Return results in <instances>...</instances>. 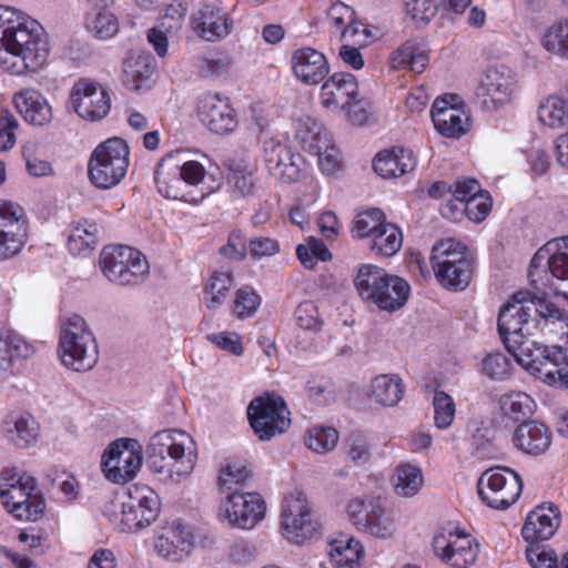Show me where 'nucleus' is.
Here are the masks:
<instances>
[{
  "label": "nucleus",
  "instance_id": "aec40b11",
  "mask_svg": "<svg viewBox=\"0 0 568 568\" xmlns=\"http://www.w3.org/2000/svg\"><path fill=\"white\" fill-rule=\"evenodd\" d=\"M71 103L75 113L89 121H99L108 115L111 109V98L99 83L80 79L71 91Z\"/></svg>",
  "mask_w": 568,
  "mask_h": 568
},
{
  "label": "nucleus",
  "instance_id": "864d4df0",
  "mask_svg": "<svg viewBox=\"0 0 568 568\" xmlns=\"http://www.w3.org/2000/svg\"><path fill=\"white\" fill-rule=\"evenodd\" d=\"M433 407L436 427L448 428L453 424L456 413L453 397L444 390H436L433 397Z\"/></svg>",
  "mask_w": 568,
  "mask_h": 568
},
{
  "label": "nucleus",
  "instance_id": "58836bf2",
  "mask_svg": "<svg viewBox=\"0 0 568 568\" xmlns=\"http://www.w3.org/2000/svg\"><path fill=\"white\" fill-rule=\"evenodd\" d=\"M155 72V63L150 57L138 55L125 60L123 83L134 91L150 88Z\"/></svg>",
  "mask_w": 568,
  "mask_h": 568
},
{
  "label": "nucleus",
  "instance_id": "09e8293b",
  "mask_svg": "<svg viewBox=\"0 0 568 568\" xmlns=\"http://www.w3.org/2000/svg\"><path fill=\"white\" fill-rule=\"evenodd\" d=\"M262 298L250 285H243L235 291L232 313L240 320L252 317L258 310Z\"/></svg>",
  "mask_w": 568,
  "mask_h": 568
},
{
  "label": "nucleus",
  "instance_id": "473e14b6",
  "mask_svg": "<svg viewBox=\"0 0 568 568\" xmlns=\"http://www.w3.org/2000/svg\"><path fill=\"white\" fill-rule=\"evenodd\" d=\"M328 555L336 568H357L364 547L355 537L341 532L329 542Z\"/></svg>",
  "mask_w": 568,
  "mask_h": 568
},
{
  "label": "nucleus",
  "instance_id": "338daca9",
  "mask_svg": "<svg viewBox=\"0 0 568 568\" xmlns=\"http://www.w3.org/2000/svg\"><path fill=\"white\" fill-rule=\"evenodd\" d=\"M227 181L241 196L253 195L255 192L256 179L252 171L246 169L232 170Z\"/></svg>",
  "mask_w": 568,
  "mask_h": 568
},
{
  "label": "nucleus",
  "instance_id": "b1692460",
  "mask_svg": "<svg viewBox=\"0 0 568 568\" xmlns=\"http://www.w3.org/2000/svg\"><path fill=\"white\" fill-rule=\"evenodd\" d=\"M194 545V535L191 529L180 520H174L155 539L154 549L165 560L180 562L191 555Z\"/></svg>",
  "mask_w": 568,
  "mask_h": 568
},
{
  "label": "nucleus",
  "instance_id": "2eb2a0df",
  "mask_svg": "<svg viewBox=\"0 0 568 568\" xmlns=\"http://www.w3.org/2000/svg\"><path fill=\"white\" fill-rule=\"evenodd\" d=\"M266 503L257 493L233 491L221 503L219 519L241 529L254 528L265 516Z\"/></svg>",
  "mask_w": 568,
  "mask_h": 568
},
{
  "label": "nucleus",
  "instance_id": "bf43d9fd",
  "mask_svg": "<svg viewBox=\"0 0 568 568\" xmlns=\"http://www.w3.org/2000/svg\"><path fill=\"white\" fill-rule=\"evenodd\" d=\"M14 436L11 440L16 446L26 448L30 446L38 437V426L31 416H20L14 422Z\"/></svg>",
  "mask_w": 568,
  "mask_h": 568
},
{
  "label": "nucleus",
  "instance_id": "5701e85b",
  "mask_svg": "<svg viewBox=\"0 0 568 568\" xmlns=\"http://www.w3.org/2000/svg\"><path fill=\"white\" fill-rule=\"evenodd\" d=\"M265 165L275 179L292 183L300 180L302 175V156L294 153L286 144L268 140L264 142Z\"/></svg>",
  "mask_w": 568,
  "mask_h": 568
},
{
  "label": "nucleus",
  "instance_id": "a211bd4d",
  "mask_svg": "<svg viewBox=\"0 0 568 568\" xmlns=\"http://www.w3.org/2000/svg\"><path fill=\"white\" fill-rule=\"evenodd\" d=\"M457 94H445L435 99L430 115L436 131L449 139H459L468 132L469 115Z\"/></svg>",
  "mask_w": 568,
  "mask_h": 568
},
{
  "label": "nucleus",
  "instance_id": "cd10ccee",
  "mask_svg": "<svg viewBox=\"0 0 568 568\" xmlns=\"http://www.w3.org/2000/svg\"><path fill=\"white\" fill-rule=\"evenodd\" d=\"M14 22H7L0 37V42L11 54H16L31 41L45 36L41 24L30 17L16 11Z\"/></svg>",
  "mask_w": 568,
  "mask_h": 568
},
{
  "label": "nucleus",
  "instance_id": "37998d69",
  "mask_svg": "<svg viewBox=\"0 0 568 568\" xmlns=\"http://www.w3.org/2000/svg\"><path fill=\"white\" fill-rule=\"evenodd\" d=\"M49 53L50 47L48 38L47 36H42L23 47L21 51L17 52L14 55L22 59L26 70L36 72L47 64Z\"/></svg>",
  "mask_w": 568,
  "mask_h": 568
},
{
  "label": "nucleus",
  "instance_id": "4c0bfd02",
  "mask_svg": "<svg viewBox=\"0 0 568 568\" xmlns=\"http://www.w3.org/2000/svg\"><path fill=\"white\" fill-rule=\"evenodd\" d=\"M405 392L403 379L397 374H381L371 382V396L385 407L397 405Z\"/></svg>",
  "mask_w": 568,
  "mask_h": 568
},
{
  "label": "nucleus",
  "instance_id": "1a4fd4ad",
  "mask_svg": "<svg viewBox=\"0 0 568 568\" xmlns=\"http://www.w3.org/2000/svg\"><path fill=\"white\" fill-rule=\"evenodd\" d=\"M481 501L494 509H507L515 504L523 491L521 477L509 468H489L477 481Z\"/></svg>",
  "mask_w": 568,
  "mask_h": 568
},
{
  "label": "nucleus",
  "instance_id": "bb28decb",
  "mask_svg": "<svg viewBox=\"0 0 568 568\" xmlns=\"http://www.w3.org/2000/svg\"><path fill=\"white\" fill-rule=\"evenodd\" d=\"M293 74L304 84H320L329 73L326 57L312 47L295 50L291 58Z\"/></svg>",
  "mask_w": 568,
  "mask_h": 568
},
{
  "label": "nucleus",
  "instance_id": "ea45409f",
  "mask_svg": "<svg viewBox=\"0 0 568 568\" xmlns=\"http://www.w3.org/2000/svg\"><path fill=\"white\" fill-rule=\"evenodd\" d=\"M499 407L506 417L523 423L534 414L536 403L527 393L511 390L500 396Z\"/></svg>",
  "mask_w": 568,
  "mask_h": 568
},
{
  "label": "nucleus",
  "instance_id": "69168bd1",
  "mask_svg": "<svg viewBox=\"0 0 568 568\" xmlns=\"http://www.w3.org/2000/svg\"><path fill=\"white\" fill-rule=\"evenodd\" d=\"M558 251L548 258V267L554 277L568 278V236L558 240Z\"/></svg>",
  "mask_w": 568,
  "mask_h": 568
},
{
  "label": "nucleus",
  "instance_id": "dca6fc26",
  "mask_svg": "<svg viewBox=\"0 0 568 568\" xmlns=\"http://www.w3.org/2000/svg\"><path fill=\"white\" fill-rule=\"evenodd\" d=\"M349 521L356 529L377 538H388L395 531L394 519L379 500L355 497L346 507Z\"/></svg>",
  "mask_w": 568,
  "mask_h": 568
},
{
  "label": "nucleus",
  "instance_id": "5fc2aeb1",
  "mask_svg": "<svg viewBox=\"0 0 568 568\" xmlns=\"http://www.w3.org/2000/svg\"><path fill=\"white\" fill-rule=\"evenodd\" d=\"M294 317L298 327L305 331L317 333L322 329L323 321L317 306L312 301L301 302L295 308Z\"/></svg>",
  "mask_w": 568,
  "mask_h": 568
},
{
  "label": "nucleus",
  "instance_id": "de8ad7c7",
  "mask_svg": "<svg viewBox=\"0 0 568 568\" xmlns=\"http://www.w3.org/2000/svg\"><path fill=\"white\" fill-rule=\"evenodd\" d=\"M541 44L548 52L568 60V19L551 24L546 30Z\"/></svg>",
  "mask_w": 568,
  "mask_h": 568
},
{
  "label": "nucleus",
  "instance_id": "393cba45",
  "mask_svg": "<svg viewBox=\"0 0 568 568\" xmlns=\"http://www.w3.org/2000/svg\"><path fill=\"white\" fill-rule=\"evenodd\" d=\"M561 521L559 508L554 504H542L528 513L521 529L523 538L528 545H542L557 531Z\"/></svg>",
  "mask_w": 568,
  "mask_h": 568
},
{
  "label": "nucleus",
  "instance_id": "4468645a",
  "mask_svg": "<svg viewBox=\"0 0 568 568\" xmlns=\"http://www.w3.org/2000/svg\"><path fill=\"white\" fill-rule=\"evenodd\" d=\"M518 90L516 73L506 65L488 68L479 79L476 98L486 110H497L509 103Z\"/></svg>",
  "mask_w": 568,
  "mask_h": 568
},
{
  "label": "nucleus",
  "instance_id": "680f3d73",
  "mask_svg": "<svg viewBox=\"0 0 568 568\" xmlns=\"http://www.w3.org/2000/svg\"><path fill=\"white\" fill-rule=\"evenodd\" d=\"M439 0H405L406 12L416 23H428L438 11Z\"/></svg>",
  "mask_w": 568,
  "mask_h": 568
},
{
  "label": "nucleus",
  "instance_id": "a19ab883",
  "mask_svg": "<svg viewBox=\"0 0 568 568\" xmlns=\"http://www.w3.org/2000/svg\"><path fill=\"white\" fill-rule=\"evenodd\" d=\"M403 234L398 226L386 222L372 237L369 248L376 255L389 257L402 247Z\"/></svg>",
  "mask_w": 568,
  "mask_h": 568
},
{
  "label": "nucleus",
  "instance_id": "f03ea898",
  "mask_svg": "<svg viewBox=\"0 0 568 568\" xmlns=\"http://www.w3.org/2000/svg\"><path fill=\"white\" fill-rule=\"evenodd\" d=\"M59 352L63 365L75 372H87L98 362V344L85 321L69 316L60 332Z\"/></svg>",
  "mask_w": 568,
  "mask_h": 568
},
{
  "label": "nucleus",
  "instance_id": "2f4dec72",
  "mask_svg": "<svg viewBox=\"0 0 568 568\" xmlns=\"http://www.w3.org/2000/svg\"><path fill=\"white\" fill-rule=\"evenodd\" d=\"M416 166L413 151L394 146L379 151L373 160L374 171L384 179L399 178Z\"/></svg>",
  "mask_w": 568,
  "mask_h": 568
},
{
  "label": "nucleus",
  "instance_id": "e433bc0d",
  "mask_svg": "<svg viewBox=\"0 0 568 568\" xmlns=\"http://www.w3.org/2000/svg\"><path fill=\"white\" fill-rule=\"evenodd\" d=\"M234 285V275L230 268L213 271L203 283V301L209 310L223 304Z\"/></svg>",
  "mask_w": 568,
  "mask_h": 568
},
{
  "label": "nucleus",
  "instance_id": "412c9836",
  "mask_svg": "<svg viewBox=\"0 0 568 568\" xmlns=\"http://www.w3.org/2000/svg\"><path fill=\"white\" fill-rule=\"evenodd\" d=\"M326 19L332 32L337 33L343 42L371 43L372 31L356 19L354 9L344 2L333 3L327 10Z\"/></svg>",
  "mask_w": 568,
  "mask_h": 568
},
{
  "label": "nucleus",
  "instance_id": "c9c22d12",
  "mask_svg": "<svg viewBox=\"0 0 568 568\" xmlns=\"http://www.w3.org/2000/svg\"><path fill=\"white\" fill-rule=\"evenodd\" d=\"M251 477L252 469L246 460L229 458L219 471V490L226 496L233 491H242Z\"/></svg>",
  "mask_w": 568,
  "mask_h": 568
},
{
  "label": "nucleus",
  "instance_id": "6e6552de",
  "mask_svg": "<svg viewBox=\"0 0 568 568\" xmlns=\"http://www.w3.org/2000/svg\"><path fill=\"white\" fill-rule=\"evenodd\" d=\"M181 440H176L170 434H160L151 444L152 454L148 462L158 473L169 469L179 476H185L194 469L197 456L191 449L193 440L184 433H180Z\"/></svg>",
  "mask_w": 568,
  "mask_h": 568
},
{
  "label": "nucleus",
  "instance_id": "7ed1b4c3",
  "mask_svg": "<svg viewBox=\"0 0 568 568\" xmlns=\"http://www.w3.org/2000/svg\"><path fill=\"white\" fill-rule=\"evenodd\" d=\"M130 150L121 138H111L99 144L88 163L91 183L102 190L118 185L129 168Z\"/></svg>",
  "mask_w": 568,
  "mask_h": 568
},
{
  "label": "nucleus",
  "instance_id": "6e6d98bb",
  "mask_svg": "<svg viewBox=\"0 0 568 568\" xmlns=\"http://www.w3.org/2000/svg\"><path fill=\"white\" fill-rule=\"evenodd\" d=\"M97 232L98 229L95 223H89L88 221L78 223L69 236L70 250H77L80 253L82 250L93 247L97 242Z\"/></svg>",
  "mask_w": 568,
  "mask_h": 568
},
{
  "label": "nucleus",
  "instance_id": "9b49d317",
  "mask_svg": "<svg viewBox=\"0 0 568 568\" xmlns=\"http://www.w3.org/2000/svg\"><path fill=\"white\" fill-rule=\"evenodd\" d=\"M281 518L283 536L291 542L302 545L321 534L320 523L313 518L303 491H294L285 497Z\"/></svg>",
  "mask_w": 568,
  "mask_h": 568
},
{
  "label": "nucleus",
  "instance_id": "0eeeda50",
  "mask_svg": "<svg viewBox=\"0 0 568 568\" xmlns=\"http://www.w3.org/2000/svg\"><path fill=\"white\" fill-rule=\"evenodd\" d=\"M102 273L118 285H138L149 274V263L142 253L126 245L106 246L100 255Z\"/></svg>",
  "mask_w": 568,
  "mask_h": 568
},
{
  "label": "nucleus",
  "instance_id": "49530a36",
  "mask_svg": "<svg viewBox=\"0 0 568 568\" xmlns=\"http://www.w3.org/2000/svg\"><path fill=\"white\" fill-rule=\"evenodd\" d=\"M385 223L386 217L381 209H368L355 216L352 233L358 239H371Z\"/></svg>",
  "mask_w": 568,
  "mask_h": 568
},
{
  "label": "nucleus",
  "instance_id": "72a5a7b5",
  "mask_svg": "<svg viewBox=\"0 0 568 568\" xmlns=\"http://www.w3.org/2000/svg\"><path fill=\"white\" fill-rule=\"evenodd\" d=\"M294 136L302 150L312 155L318 153L321 146H325L332 139L324 125L311 116L297 120Z\"/></svg>",
  "mask_w": 568,
  "mask_h": 568
},
{
  "label": "nucleus",
  "instance_id": "4d7b16f0",
  "mask_svg": "<svg viewBox=\"0 0 568 568\" xmlns=\"http://www.w3.org/2000/svg\"><path fill=\"white\" fill-rule=\"evenodd\" d=\"M493 200L487 191H483L464 203V215L475 223H480L489 215Z\"/></svg>",
  "mask_w": 568,
  "mask_h": 568
},
{
  "label": "nucleus",
  "instance_id": "79ce46f5",
  "mask_svg": "<svg viewBox=\"0 0 568 568\" xmlns=\"http://www.w3.org/2000/svg\"><path fill=\"white\" fill-rule=\"evenodd\" d=\"M424 477L420 468L410 464H399L396 467L394 490L403 497H413L422 488Z\"/></svg>",
  "mask_w": 568,
  "mask_h": 568
},
{
  "label": "nucleus",
  "instance_id": "8fccbe9b",
  "mask_svg": "<svg viewBox=\"0 0 568 568\" xmlns=\"http://www.w3.org/2000/svg\"><path fill=\"white\" fill-rule=\"evenodd\" d=\"M339 434L331 426H317L311 428L305 435V445L313 452L325 454L335 448Z\"/></svg>",
  "mask_w": 568,
  "mask_h": 568
},
{
  "label": "nucleus",
  "instance_id": "c85d7f7f",
  "mask_svg": "<svg viewBox=\"0 0 568 568\" xmlns=\"http://www.w3.org/2000/svg\"><path fill=\"white\" fill-rule=\"evenodd\" d=\"M552 442V433L550 428L538 420H527L520 423L513 435L514 446L531 456L545 454Z\"/></svg>",
  "mask_w": 568,
  "mask_h": 568
},
{
  "label": "nucleus",
  "instance_id": "c03bdc74",
  "mask_svg": "<svg viewBox=\"0 0 568 568\" xmlns=\"http://www.w3.org/2000/svg\"><path fill=\"white\" fill-rule=\"evenodd\" d=\"M85 26L101 39L113 37L119 31V22L106 8H93L87 13Z\"/></svg>",
  "mask_w": 568,
  "mask_h": 568
},
{
  "label": "nucleus",
  "instance_id": "a18cd8bd",
  "mask_svg": "<svg viewBox=\"0 0 568 568\" xmlns=\"http://www.w3.org/2000/svg\"><path fill=\"white\" fill-rule=\"evenodd\" d=\"M539 120L549 128H560L568 123V100L548 97L538 110Z\"/></svg>",
  "mask_w": 568,
  "mask_h": 568
},
{
  "label": "nucleus",
  "instance_id": "39448f33",
  "mask_svg": "<svg viewBox=\"0 0 568 568\" xmlns=\"http://www.w3.org/2000/svg\"><path fill=\"white\" fill-rule=\"evenodd\" d=\"M37 480L32 476L4 470L0 477V499L17 519L37 520L44 510V500L36 495Z\"/></svg>",
  "mask_w": 568,
  "mask_h": 568
},
{
  "label": "nucleus",
  "instance_id": "9d476101",
  "mask_svg": "<svg viewBox=\"0 0 568 568\" xmlns=\"http://www.w3.org/2000/svg\"><path fill=\"white\" fill-rule=\"evenodd\" d=\"M28 214L18 202L0 199V262L18 256L29 240Z\"/></svg>",
  "mask_w": 568,
  "mask_h": 568
},
{
  "label": "nucleus",
  "instance_id": "f8f14e48",
  "mask_svg": "<svg viewBox=\"0 0 568 568\" xmlns=\"http://www.w3.org/2000/svg\"><path fill=\"white\" fill-rule=\"evenodd\" d=\"M161 501L155 490L143 484L130 485L126 500L122 503L121 529L135 532L150 526L159 517Z\"/></svg>",
  "mask_w": 568,
  "mask_h": 568
},
{
  "label": "nucleus",
  "instance_id": "f3484780",
  "mask_svg": "<svg viewBox=\"0 0 568 568\" xmlns=\"http://www.w3.org/2000/svg\"><path fill=\"white\" fill-rule=\"evenodd\" d=\"M196 115L199 121L212 133L227 135L239 126L237 112L230 98L207 92L196 101Z\"/></svg>",
  "mask_w": 568,
  "mask_h": 568
},
{
  "label": "nucleus",
  "instance_id": "4be33fe9",
  "mask_svg": "<svg viewBox=\"0 0 568 568\" xmlns=\"http://www.w3.org/2000/svg\"><path fill=\"white\" fill-rule=\"evenodd\" d=\"M358 83L349 72H335L323 84L320 92L321 103L326 109L349 112L357 103Z\"/></svg>",
  "mask_w": 568,
  "mask_h": 568
},
{
  "label": "nucleus",
  "instance_id": "c756f323",
  "mask_svg": "<svg viewBox=\"0 0 568 568\" xmlns=\"http://www.w3.org/2000/svg\"><path fill=\"white\" fill-rule=\"evenodd\" d=\"M194 31L206 41L225 38L232 23L224 10L215 4L204 3L194 13L192 20Z\"/></svg>",
  "mask_w": 568,
  "mask_h": 568
},
{
  "label": "nucleus",
  "instance_id": "f257e3e1",
  "mask_svg": "<svg viewBox=\"0 0 568 568\" xmlns=\"http://www.w3.org/2000/svg\"><path fill=\"white\" fill-rule=\"evenodd\" d=\"M354 285L364 302L388 312L400 308L407 302L410 291L405 280L374 264L359 265Z\"/></svg>",
  "mask_w": 568,
  "mask_h": 568
},
{
  "label": "nucleus",
  "instance_id": "13d9d810",
  "mask_svg": "<svg viewBox=\"0 0 568 568\" xmlns=\"http://www.w3.org/2000/svg\"><path fill=\"white\" fill-rule=\"evenodd\" d=\"M526 557L531 568H560L556 551L546 545H528Z\"/></svg>",
  "mask_w": 568,
  "mask_h": 568
},
{
  "label": "nucleus",
  "instance_id": "6ab92c4d",
  "mask_svg": "<svg viewBox=\"0 0 568 568\" xmlns=\"http://www.w3.org/2000/svg\"><path fill=\"white\" fill-rule=\"evenodd\" d=\"M129 439L112 443L102 456V471L113 484H125L133 479L142 465L140 452L129 447Z\"/></svg>",
  "mask_w": 568,
  "mask_h": 568
},
{
  "label": "nucleus",
  "instance_id": "423d86ee",
  "mask_svg": "<svg viewBox=\"0 0 568 568\" xmlns=\"http://www.w3.org/2000/svg\"><path fill=\"white\" fill-rule=\"evenodd\" d=\"M246 415L254 435L262 442L271 440L291 426L287 404L274 392H265L253 398L247 406Z\"/></svg>",
  "mask_w": 568,
  "mask_h": 568
},
{
  "label": "nucleus",
  "instance_id": "e2e57ef3",
  "mask_svg": "<svg viewBox=\"0 0 568 568\" xmlns=\"http://www.w3.org/2000/svg\"><path fill=\"white\" fill-rule=\"evenodd\" d=\"M313 155L317 156L320 170L326 175L335 173L341 168V152L335 145L333 138L325 143V146H321L318 153H314Z\"/></svg>",
  "mask_w": 568,
  "mask_h": 568
},
{
  "label": "nucleus",
  "instance_id": "f704fd0d",
  "mask_svg": "<svg viewBox=\"0 0 568 568\" xmlns=\"http://www.w3.org/2000/svg\"><path fill=\"white\" fill-rule=\"evenodd\" d=\"M34 347L16 333L0 334V371L13 373L17 363L31 357Z\"/></svg>",
  "mask_w": 568,
  "mask_h": 568
},
{
  "label": "nucleus",
  "instance_id": "20e7f679",
  "mask_svg": "<svg viewBox=\"0 0 568 568\" xmlns=\"http://www.w3.org/2000/svg\"><path fill=\"white\" fill-rule=\"evenodd\" d=\"M430 264L438 283L450 291H464L471 280L473 268L466 247L453 239L434 246Z\"/></svg>",
  "mask_w": 568,
  "mask_h": 568
},
{
  "label": "nucleus",
  "instance_id": "a878e982",
  "mask_svg": "<svg viewBox=\"0 0 568 568\" xmlns=\"http://www.w3.org/2000/svg\"><path fill=\"white\" fill-rule=\"evenodd\" d=\"M172 160L173 158L170 155L162 159L158 164L154 180L159 193L166 199L179 200L192 205L200 204L205 194L203 192L184 191L185 184L179 173V165H169Z\"/></svg>",
  "mask_w": 568,
  "mask_h": 568
},
{
  "label": "nucleus",
  "instance_id": "7c9ffc66",
  "mask_svg": "<svg viewBox=\"0 0 568 568\" xmlns=\"http://www.w3.org/2000/svg\"><path fill=\"white\" fill-rule=\"evenodd\" d=\"M13 104L26 122L45 125L52 120V108L45 97L32 88L21 89L13 94Z\"/></svg>",
  "mask_w": 568,
  "mask_h": 568
},
{
  "label": "nucleus",
  "instance_id": "774afa93",
  "mask_svg": "<svg viewBox=\"0 0 568 568\" xmlns=\"http://www.w3.org/2000/svg\"><path fill=\"white\" fill-rule=\"evenodd\" d=\"M19 128L17 118L8 110L0 113V151H8L16 144V132Z\"/></svg>",
  "mask_w": 568,
  "mask_h": 568
},
{
  "label": "nucleus",
  "instance_id": "0e129e2a",
  "mask_svg": "<svg viewBox=\"0 0 568 568\" xmlns=\"http://www.w3.org/2000/svg\"><path fill=\"white\" fill-rule=\"evenodd\" d=\"M233 64L232 58L225 52H216L201 59L200 72L204 77H217L229 72Z\"/></svg>",
  "mask_w": 568,
  "mask_h": 568
},
{
  "label": "nucleus",
  "instance_id": "3c124183",
  "mask_svg": "<svg viewBox=\"0 0 568 568\" xmlns=\"http://www.w3.org/2000/svg\"><path fill=\"white\" fill-rule=\"evenodd\" d=\"M511 362L503 353H489L480 362V373L491 381H504L511 374Z\"/></svg>",
  "mask_w": 568,
  "mask_h": 568
},
{
  "label": "nucleus",
  "instance_id": "ddd939ff",
  "mask_svg": "<svg viewBox=\"0 0 568 568\" xmlns=\"http://www.w3.org/2000/svg\"><path fill=\"white\" fill-rule=\"evenodd\" d=\"M433 548L435 555L453 568L471 567L480 551V545L476 538L458 529L436 534Z\"/></svg>",
  "mask_w": 568,
  "mask_h": 568
},
{
  "label": "nucleus",
  "instance_id": "052dcab7",
  "mask_svg": "<svg viewBox=\"0 0 568 568\" xmlns=\"http://www.w3.org/2000/svg\"><path fill=\"white\" fill-rule=\"evenodd\" d=\"M247 248L243 231L235 229L229 233L226 244L219 248V253L225 258L242 261L247 254Z\"/></svg>",
  "mask_w": 568,
  "mask_h": 568
},
{
  "label": "nucleus",
  "instance_id": "603ef678",
  "mask_svg": "<svg viewBox=\"0 0 568 568\" xmlns=\"http://www.w3.org/2000/svg\"><path fill=\"white\" fill-rule=\"evenodd\" d=\"M296 256L304 267L312 268L317 261H331L332 253L321 240L310 237L306 244L297 245Z\"/></svg>",
  "mask_w": 568,
  "mask_h": 568
}]
</instances>
